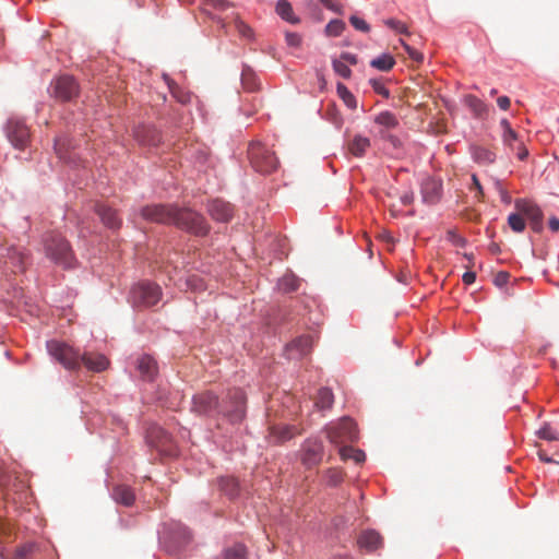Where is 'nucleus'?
Instances as JSON below:
<instances>
[{
	"instance_id": "f257e3e1",
	"label": "nucleus",
	"mask_w": 559,
	"mask_h": 559,
	"mask_svg": "<svg viewBox=\"0 0 559 559\" xmlns=\"http://www.w3.org/2000/svg\"><path fill=\"white\" fill-rule=\"evenodd\" d=\"M192 411L200 415H223L230 423H239L246 413V396L242 390L228 391L226 400L219 402L211 392L195 394L192 400Z\"/></svg>"
},
{
	"instance_id": "f03ea898",
	"label": "nucleus",
	"mask_w": 559,
	"mask_h": 559,
	"mask_svg": "<svg viewBox=\"0 0 559 559\" xmlns=\"http://www.w3.org/2000/svg\"><path fill=\"white\" fill-rule=\"evenodd\" d=\"M47 349L67 369H78L83 364L88 370L100 372L109 365V360L103 354L85 353L81 355L73 347L58 341L48 342Z\"/></svg>"
},
{
	"instance_id": "7ed1b4c3",
	"label": "nucleus",
	"mask_w": 559,
	"mask_h": 559,
	"mask_svg": "<svg viewBox=\"0 0 559 559\" xmlns=\"http://www.w3.org/2000/svg\"><path fill=\"white\" fill-rule=\"evenodd\" d=\"M45 255L64 270L74 269L78 260L69 241L59 233H48L44 238Z\"/></svg>"
},
{
	"instance_id": "20e7f679",
	"label": "nucleus",
	"mask_w": 559,
	"mask_h": 559,
	"mask_svg": "<svg viewBox=\"0 0 559 559\" xmlns=\"http://www.w3.org/2000/svg\"><path fill=\"white\" fill-rule=\"evenodd\" d=\"M173 225L198 237L206 236L211 229L202 214L188 207H177Z\"/></svg>"
},
{
	"instance_id": "39448f33",
	"label": "nucleus",
	"mask_w": 559,
	"mask_h": 559,
	"mask_svg": "<svg viewBox=\"0 0 559 559\" xmlns=\"http://www.w3.org/2000/svg\"><path fill=\"white\" fill-rule=\"evenodd\" d=\"M248 156L252 167L261 174H270L278 166V160L274 153L258 141L250 143Z\"/></svg>"
},
{
	"instance_id": "423d86ee",
	"label": "nucleus",
	"mask_w": 559,
	"mask_h": 559,
	"mask_svg": "<svg viewBox=\"0 0 559 559\" xmlns=\"http://www.w3.org/2000/svg\"><path fill=\"white\" fill-rule=\"evenodd\" d=\"M328 439L335 445L347 442H356L358 440V430L353 419L343 417L336 424L326 428Z\"/></svg>"
},
{
	"instance_id": "0eeeda50",
	"label": "nucleus",
	"mask_w": 559,
	"mask_h": 559,
	"mask_svg": "<svg viewBox=\"0 0 559 559\" xmlns=\"http://www.w3.org/2000/svg\"><path fill=\"white\" fill-rule=\"evenodd\" d=\"M162 297L160 287L150 282L135 285L130 293V299L134 307L148 308L156 305Z\"/></svg>"
},
{
	"instance_id": "6e6552de",
	"label": "nucleus",
	"mask_w": 559,
	"mask_h": 559,
	"mask_svg": "<svg viewBox=\"0 0 559 559\" xmlns=\"http://www.w3.org/2000/svg\"><path fill=\"white\" fill-rule=\"evenodd\" d=\"M148 441L157 449V451L167 457H174L178 455V449L175 444L171 436L159 426H152L147 430Z\"/></svg>"
},
{
	"instance_id": "1a4fd4ad",
	"label": "nucleus",
	"mask_w": 559,
	"mask_h": 559,
	"mask_svg": "<svg viewBox=\"0 0 559 559\" xmlns=\"http://www.w3.org/2000/svg\"><path fill=\"white\" fill-rule=\"evenodd\" d=\"M0 259L12 273H21L26 269L28 253L22 247L8 246L1 249Z\"/></svg>"
},
{
	"instance_id": "9d476101",
	"label": "nucleus",
	"mask_w": 559,
	"mask_h": 559,
	"mask_svg": "<svg viewBox=\"0 0 559 559\" xmlns=\"http://www.w3.org/2000/svg\"><path fill=\"white\" fill-rule=\"evenodd\" d=\"M176 205L173 204H152L142 207L141 216L152 223L174 224L177 213Z\"/></svg>"
},
{
	"instance_id": "9b49d317",
	"label": "nucleus",
	"mask_w": 559,
	"mask_h": 559,
	"mask_svg": "<svg viewBox=\"0 0 559 559\" xmlns=\"http://www.w3.org/2000/svg\"><path fill=\"white\" fill-rule=\"evenodd\" d=\"M8 140L15 148L24 150L29 141V130L27 126L20 119L11 118L5 127Z\"/></svg>"
},
{
	"instance_id": "f8f14e48",
	"label": "nucleus",
	"mask_w": 559,
	"mask_h": 559,
	"mask_svg": "<svg viewBox=\"0 0 559 559\" xmlns=\"http://www.w3.org/2000/svg\"><path fill=\"white\" fill-rule=\"evenodd\" d=\"M51 86L53 96L61 102H70L79 95V85L70 75L59 76Z\"/></svg>"
},
{
	"instance_id": "ddd939ff",
	"label": "nucleus",
	"mask_w": 559,
	"mask_h": 559,
	"mask_svg": "<svg viewBox=\"0 0 559 559\" xmlns=\"http://www.w3.org/2000/svg\"><path fill=\"white\" fill-rule=\"evenodd\" d=\"M514 206L523 217L525 216L530 221L531 227L535 233L543 230V212L535 203L524 199H518L515 200Z\"/></svg>"
},
{
	"instance_id": "4468645a",
	"label": "nucleus",
	"mask_w": 559,
	"mask_h": 559,
	"mask_svg": "<svg viewBox=\"0 0 559 559\" xmlns=\"http://www.w3.org/2000/svg\"><path fill=\"white\" fill-rule=\"evenodd\" d=\"M301 461L308 466L312 467L318 465L323 456V444L318 439H308L302 444Z\"/></svg>"
},
{
	"instance_id": "2eb2a0df",
	"label": "nucleus",
	"mask_w": 559,
	"mask_h": 559,
	"mask_svg": "<svg viewBox=\"0 0 559 559\" xmlns=\"http://www.w3.org/2000/svg\"><path fill=\"white\" fill-rule=\"evenodd\" d=\"M313 338L311 335H301L286 345L288 359H299L311 352Z\"/></svg>"
},
{
	"instance_id": "dca6fc26",
	"label": "nucleus",
	"mask_w": 559,
	"mask_h": 559,
	"mask_svg": "<svg viewBox=\"0 0 559 559\" xmlns=\"http://www.w3.org/2000/svg\"><path fill=\"white\" fill-rule=\"evenodd\" d=\"M210 216L217 222L226 223L234 215L233 205L224 200H212L207 205Z\"/></svg>"
},
{
	"instance_id": "f3484780",
	"label": "nucleus",
	"mask_w": 559,
	"mask_h": 559,
	"mask_svg": "<svg viewBox=\"0 0 559 559\" xmlns=\"http://www.w3.org/2000/svg\"><path fill=\"white\" fill-rule=\"evenodd\" d=\"M298 433L299 431L295 426L278 424L270 426L267 439L270 443L280 444L290 440Z\"/></svg>"
},
{
	"instance_id": "a211bd4d",
	"label": "nucleus",
	"mask_w": 559,
	"mask_h": 559,
	"mask_svg": "<svg viewBox=\"0 0 559 559\" xmlns=\"http://www.w3.org/2000/svg\"><path fill=\"white\" fill-rule=\"evenodd\" d=\"M133 136L140 145L156 146L160 142L159 132L146 124H141L134 128Z\"/></svg>"
},
{
	"instance_id": "6ab92c4d",
	"label": "nucleus",
	"mask_w": 559,
	"mask_h": 559,
	"mask_svg": "<svg viewBox=\"0 0 559 559\" xmlns=\"http://www.w3.org/2000/svg\"><path fill=\"white\" fill-rule=\"evenodd\" d=\"M442 185L440 181L427 178L421 183V195L426 203L435 204L441 197Z\"/></svg>"
},
{
	"instance_id": "aec40b11",
	"label": "nucleus",
	"mask_w": 559,
	"mask_h": 559,
	"mask_svg": "<svg viewBox=\"0 0 559 559\" xmlns=\"http://www.w3.org/2000/svg\"><path fill=\"white\" fill-rule=\"evenodd\" d=\"M136 368L141 378L145 381H153L158 371L157 362L150 355L139 357Z\"/></svg>"
},
{
	"instance_id": "412c9836",
	"label": "nucleus",
	"mask_w": 559,
	"mask_h": 559,
	"mask_svg": "<svg viewBox=\"0 0 559 559\" xmlns=\"http://www.w3.org/2000/svg\"><path fill=\"white\" fill-rule=\"evenodd\" d=\"M96 212L100 217L102 222L109 228L116 229L121 225V219L118 217L115 210L105 205L98 204L96 206Z\"/></svg>"
},
{
	"instance_id": "4be33fe9",
	"label": "nucleus",
	"mask_w": 559,
	"mask_h": 559,
	"mask_svg": "<svg viewBox=\"0 0 559 559\" xmlns=\"http://www.w3.org/2000/svg\"><path fill=\"white\" fill-rule=\"evenodd\" d=\"M358 545L368 551H373L382 545V537L376 531H365L358 537Z\"/></svg>"
},
{
	"instance_id": "5701e85b",
	"label": "nucleus",
	"mask_w": 559,
	"mask_h": 559,
	"mask_svg": "<svg viewBox=\"0 0 559 559\" xmlns=\"http://www.w3.org/2000/svg\"><path fill=\"white\" fill-rule=\"evenodd\" d=\"M74 146L72 145V140L68 136H60L55 141V151L60 159L64 162H73V157L71 155V150Z\"/></svg>"
},
{
	"instance_id": "b1692460",
	"label": "nucleus",
	"mask_w": 559,
	"mask_h": 559,
	"mask_svg": "<svg viewBox=\"0 0 559 559\" xmlns=\"http://www.w3.org/2000/svg\"><path fill=\"white\" fill-rule=\"evenodd\" d=\"M466 106L472 110L476 118H487L489 115V107L481 99L474 95H467L465 97Z\"/></svg>"
},
{
	"instance_id": "393cba45",
	"label": "nucleus",
	"mask_w": 559,
	"mask_h": 559,
	"mask_svg": "<svg viewBox=\"0 0 559 559\" xmlns=\"http://www.w3.org/2000/svg\"><path fill=\"white\" fill-rule=\"evenodd\" d=\"M370 147V140L362 135H355L348 142V151L356 157L365 155L366 151Z\"/></svg>"
},
{
	"instance_id": "a878e982",
	"label": "nucleus",
	"mask_w": 559,
	"mask_h": 559,
	"mask_svg": "<svg viewBox=\"0 0 559 559\" xmlns=\"http://www.w3.org/2000/svg\"><path fill=\"white\" fill-rule=\"evenodd\" d=\"M276 13L285 21L297 24L299 19L295 16L293 7L287 0H278L276 3Z\"/></svg>"
},
{
	"instance_id": "bb28decb",
	"label": "nucleus",
	"mask_w": 559,
	"mask_h": 559,
	"mask_svg": "<svg viewBox=\"0 0 559 559\" xmlns=\"http://www.w3.org/2000/svg\"><path fill=\"white\" fill-rule=\"evenodd\" d=\"M341 459L343 461L353 460L355 463H362L366 459V454L362 450L355 449L353 447H341L338 450Z\"/></svg>"
},
{
	"instance_id": "cd10ccee",
	"label": "nucleus",
	"mask_w": 559,
	"mask_h": 559,
	"mask_svg": "<svg viewBox=\"0 0 559 559\" xmlns=\"http://www.w3.org/2000/svg\"><path fill=\"white\" fill-rule=\"evenodd\" d=\"M472 154L474 159L483 165H488L495 162L496 154L490 150L483 146H474L472 147Z\"/></svg>"
},
{
	"instance_id": "c85d7f7f",
	"label": "nucleus",
	"mask_w": 559,
	"mask_h": 559,
	"mask_svg": "<svg viewBox=\"0 0 559 559\" xmlns=\"http://www.w3.org/2000/svg\"><path fill=\"white\" fill-rule=\"evenodd\" d=\"M334 402L333 393L328 388H321L318 391L316 405L320 407L321 409H328L332 406Z\"/></svg>"
},
{
	"instance_id": "c756f323",
	"label": "nucleus",
	"mask_w": 559,
	"mask_h": 559,
	"mask_svg": "<svg viewBox=\"0 0 559 559\" xmlns=\"http://www.w3.org/2000/svg\"><path fill=\"white\" fill-rule=\"evenodd\" d=\"M394 63L395 61L393 57L390 55H382L372 59L370 66L381 71H389L393 68Z\"/></svg>"
},
{
	"instance_id": "7c9ffc66",
	"label": "nucleus",
	"mask_w": 559,
	"mask_h": 559,
	"mask_svg": "<svg viewBox=\"0 0 559 559\" xmlns=\"http://www.w3.org/2000/svg\"><path fill=\"white\" fill-rule=\"evenodd\" d=\"M336 90L338 96L342 98V100L348 108L355 109L357 107L355 96L348 91V88L344 84L337 83Z\"/></svg>"
},
{
	"instance_id": "2f4dec72",
	"label": "nucleus",
	"mask_w": 559,
	"mask_h": 559,
	"mask_svg": "<svg viewBox=\"0 0 559 559\" xmlns=\"http://www.w3.org/2000/svg\"><path fill=\"white\" fill-rule=\"evenodd\" d=\"M508 225L514 233H522L525 229V219L520 212L511 213L508 216Z\"/></svg>"
},
{
	"instance_id": "473e14b6",
	"label": "nucleus",
	"mask_w": 559,
	"mask_h": 559,
	"mask_svg": "<svg viewBox=\"0 0 559 559\" xmlns=\"http://www.w3.org/2000/svg\"><path fill=\"white\" fill-rule=\"evenodd\" d=\"M374 121L378 123V124H381V126H384L389 129H393L395 128L397 124H399V121L396 119V117L390 112V111H382L380 112Z\"/></svg>"
},
{
	"instance_id": "72a5a7b5",
	"label": "nucleus",
	"mask_w": 559,
	"mask_h": 559,
	"mask_svg": "<svg viewBox=\"0 0 559 559\" xmlns=\"http://www.w3.org/2000/svg\"><path fill=\"white\" fill-rule=\"evenodd\" d=\"M112 499L122 506L129 507L131 506L134 500V491H112Z\"/></svg>"
},
{
	"instance_id": "f704fd0d",
	"label": "nucleus",
	"mask_w": 559,
	"mask_h": 559,
	"mask_svg": "<svg viewBox=\"0 0 559 559\" xmlns=\"http://www.w3.org/2000/svg\"><path fill=\"white\" fill-rule=\"evenodd\" d=\"M225 559H247L246 547L241 544L234 545L225 551Z\"/></svg>"
},
{
	"instance_id": "c9c22d12",
	"label": "nucleus",
	"mask_w": 559,
	"mask_h": 559,
	"mask_svg": "<svg viewBox=\"0 0 559 559\" xmlns=\"http://www.w3.org/2000/svg\"><path fill=\"white\" fill-rule=\"evenodd\" d=\"M345 28V23L342 20H332L325 26V33L328 36H340Z\"/></svg>"
},
{
	"instance_id": "e433bc0d",
	"label": "nucleus",
	"mask_w": 559,
	"mask_h": 559,
	"mask_svg": "<svg viewBox=\"0 0 559 559\" xmlns=\"http://www.w3.org/2000/svg\"><path fill=\"white\" fill-rule=\"evenodd\" d=\"M325 477L329 486L336 487L342 483L343 472L338 468H330Z\"/></svg>"
},
{
	"instance_id": "4c0bfd02",
	"label": "nucleus",
	"mask_w": 559,
	"mask_h": 559,
	"mask_svg": "<svg viewBox=\"0 0 559 559\" xmlns=\"http://www.w3.org/2000/svg\"><path fill=\"white\" fill-rule=\"evenodd\" d=\"M333 70L336 74L342 76L343 79H349L352 75V70L348 66L340 59H334L332 62Z\"/></svg>"
},
{
	"instance_id": "58836bf2",
	"label": "nucleus",
	"mask_w": 559,
	"mask_h": 559,
	"mask_svg": "<svg viewBox=\"0 0 559 559\" xmlns=\"http://www.w3.org/2000/svg\"><path fill=\"white\" fill-rule=\"evenodd\" d=\"M502 142L504 145H507L509 148L514 150L519 142V135L518 133L512 130L510 132H502Z\"/></svg>"
},
{
	"instance_id": "ea45409f",
	"label": "nucleus",
	"mask_w": 559,
	"mask_h": 559,
	"mask_svg": "<svg viewBox=\"0 0 559 559\" xmlns=\"http://www.w3.org/2000/svg\"><path fill=\"white\" fill-rule=\"evenodd\" d=\"M241 80H242L243 86L249 91H254L258 86L253 74L250 73L249 71L242 72Z\"/></svg>"
},
{
	"instance_id": "a19ab883",
	"label": "nucleus",
	"mask_w": 559,
	"mask_h": 559,
	"mask_svg": "<svg viewBox=\"0 0 559 559\" xmlns=\"http://www.w3.org/2000/svg\"><path fill=\"white\" fill-rule=\"evenodd\" d=\"M218 486L221 489H235L239 484L235 477L225 476L218 479Z\"/></svg>"
},
{
	"instance_id": "79ce46f5",
	"label": "nucleus",
	"mask_w": 559,
	"mask_h": 559,
	"mask_svg": "<svg viewBox=\"0 0 559 559\" xmlns=\"http://www.w3.org/2000/svg\"><path fill=\"white\" fill-rule=\"evenodd\" d=\"M401 43L412 60H414L417 63L423 62V60H424L423 53H420L419 51H417L416 49H414L413 47H411L403 40H401Z\"/></svg>"
},
{
	"instance_id": "37998d69",
	"label": "nucleus",
	"mask_w": 559,
	"mask_h": 559,
	"mask_svg": "<svg viewBox=\"0 0 559 559\" xmlns=\"http://www.w3.org/2000/svg\"><path fill=\"white\" fill-rule=\"evenodd\" d=\"M32 544L23 545L16 549L14 557L12 559H28V556L32 552Z\"/></svg>"
},
{
	"instance_id": "c03bdc74",
	"label": "nucleus",
	"mask_w": 559,
	"mask_h": 559,
	"mask_svg": "<svg viewBox=\"0 0 559 559\" xmlns=\"http://www.w3.org/2000/svg\"><path fill=\"white\" fill-rule=\"evenodd\" d=\"M370 84L377 94H379L385 98H388L390 96L389 90L384 86V84L381 81L370 80Z\"/></svg>"
},
{
	"instance_id": "a18cd8bd",
	"label": "nucleus",
	"mask_w": 559,
	"mask_h": 559,
	"mask_svg": "<svg viewBox=\"0 0 559 559\" xmlns=\"http://www.w3.org/2000/svg\"><path fill=\"white\" fill-rule=\"evenodd\" d=\"M385 24L390 28H392V29H394V31H396L399 33H402V34H406L407 33L406 25L403 22L399 21V20L389 19V20L385 21Z\"/></svg>"
},
{
	"instance_id": "49530a36",
	"label": "nucleus",
	"mask_w": 559,
	"mask_h": 559,
	"mask_svg": "<svg viewBox=\"0 0 559 559\" xmlns=\"http://www.w3.org/2000/svg\"><path fill=\"white\" fill-rule=\"evenodd\" d=\"M286 43L290 47H299L301 45V36L297 33L287 32L285 35Z\"/></svg>"
},
{
	"instance_id": "de8ad7c7",
	"label": "nucleus",
	"mask_w": 559,
	"mask_h": 559,
	"mask_svg": "<svg viewBox=\"0 0 559 559\" xmlns=\"http://www.w3.org/2000/svg\"><path fill=\"white\" fill-rule=\"evenodd\" d=\"M352 25L358 29V31H361V32H368L369 31V25L367 24V22L360 17H357L355 15H353L350 19H349Z\"/></svg>"
},
{
	"instance_id": "09e8293b",
	"label": "nucleus",
	"mask_w": 559,
	"mask_h": 559,
	"mask_svg": "<svg viewBox=\"0 0 559 559\" xmlns=\"http://www.w3.org/2000/svg\"><path fill=\"white\" fill-rule=\"evenodd\" d=\"M538 435L542 439L545 440H557L556 432L548 426H545L542 429H539Z\"/></svg>"
},
{
	"instance_id": "8fccbe9b",
	"label": "nucleus",
	"mask_w": 559,
	"mask_h": 559,
	"mask_svg": "<svg viewBox=\"0 0 559 559\" xmlns=\"http://www.w3.org/2000/svg\"><path fill=\"white\" fill-rule=\"evenodd\" d=\"M282 288L285 292H294L298 288V285L296 283V280L293 277L284 278L282 282Z\"/></svg>"
},
{
	"instance_id": "3c124183",
	"label": "nucleus",
	"mask_w": 559,
	"mask_h": 559,
	"mask_svg": "<svg viewBox=\"0 0 559 559\" xmlns=\"http://www.w3.org/2000/svg\"><path fill=\"white\" fill-rule=\"evenodd\" d=\"M513 151H516V155L520 160H524L528 156V151L524 146L523 142H519Z\"/></svg>"
},
{
	"instance_id": "603ef678",
	"label": "nucleus",
	"mask_w": 559,
	"mask_h": 559,
	"mask_svg": "<svg viewBox=\"0 0 559 559\" xmlns=\"http://www.w3.org/2000/svg\"><path fill=\"white\" fill-rule=\"evenodd\" d=\"M340 60H342L346 64H356L358 61L356 55H353L350 52H343L340 57Z\"/></svg>"
},
{
	"instance_id": "864d4df0",
	"label": "nucleus",
	"mask_w": 559,
	"mask_h": 559,
	"mask_svg": "<svg viewBox=\"0 0 559 559\" xmlns=\"http://www.w3.org/2000/svg\"><path fill=\"white\" fill-rule=\"evenodd\" d=\"M207 4L224 10L229 7V2L227 0H205Z\"/></svg>"
},
{
	"instance_id": "5fc2aeb1",
	"label": "nucleus",
	"mask_w": 559,
	"mask_h": 559,
	"mask_svg": "<svg viewBox=\"0 0 559 559\" xmlns=\"http://www.w3.org/2000/svg\"><path fill=\"white\" fill-rule=\"evenodd\" d=\"M497 104L500 109L508 110L510 108L511 100L508 96H500L497 99Z\"/></svg>"
},
{
	"instance_id": "6e6d98bb",
	"label": "nucleus",
	"mask_w": 559,
	"mask_h": 559,
	"mask_svg": "<svg viewBox=\"0 0 559 559\" xmlns=\"http://www.w3.org/2000/svg\"><path fill=\"white\" fill-rule=\"evenodd\" d=\"M476 280V273L472 271H467L463 274L462 281L466 285H472Z\"/></svg>"
},
{
	"instance_id": "4d7b16f0",
	"label": "nucleus",
	"mask_w": 559,
	"mask_h": 559,
	"mask_svg": "<svg viewBox=\"0 0 559 559\" xmlns=\"http://www.w3.org/2000/svg\"><path fill=\"white\" fill-rule=\"evenodd\" d=\"M449 237L450 239L452 240V242L455 245V246H460V247H464L465 246V239L462 238L461 236L450 231L449 233Z\"/></svg>"
},
{
	"instance_id": "13d9d810",
	"label": "nucleus",
	"mask_w": 559,
	"mask_h": 559,
	"mask_svg": "<svg viewBox=\"0 0 559 559\" xmlns=\"http://www.w3.org/2000/svg\"><path fill=\"white\" fill-rule=\"evenodd\" d=\"M549 228L551 231H559V218L556 216H551L548 222Z\"/></svg>"
},
{
	"instance_id": "bf43d9fd",
	"label": "nucleus",
	"mask_w": 559,
	"mask_h": 559,
	"mask_svg": "<svg viewBox=\"0 0 559 559\" xmlns=\"http://www.w3.org/2000/svg\"><path fill=\"white\" fill-rule=\"evenodd\" d=\"M414 201V193L412 191L409 192H405L402 197H401V202L404 204V205H409L412 204Z\"/></svg>"
},
{
	"instance_id": "052dcab7",
	"label": "nucleus",
	"mask_w": 559,
	"mask_h": 559,
	"mask_svg": "<svg viewBox=\"0 0 559 559\" xmlns=\"http://www.w3.org/2000/svg\"><path fill=\"white\" fill-rule=\"evenodd\" d=\"M322 4L328 8L329 10H332L334 12H338V5L333 2V0H320Z\"/></svg>"
},
{
	"instance_id": "680f3d73",
	"label": "nucleus",
	"mask_w": 559,
	"mask_h": 559,
	"mask_svg": "<svg viewBox=\"0 0 559 559\" xmlns=\"http://www.w3.org/2000/svg\"><path fill=\"white\" fill-rule=\"evenodd\" d=\"M500 127L502 128V131H503V132H507V133L513 130V129L511 128L510 122H509L507 119H502V120L500 121Z\"/></svg>"
},
{
	"instance_id": "e2e57ef3",
	"label": "nucleus",
	"mask_w": 559,
	"mask_h": 559,
	"mask_svg": "<svg viewBox=\"0 0 559 559\" xmlns=\"http://www.w3.org/2000/svg\"><path fill=\"white\" fill-rule=\"evenodd\" d=\"M239 32L243 35V36H250L251 35V28L245 24H240L239 25Z\"/></svg>"
},
{
	"instance_id": "0e129e2a",
	"label": "nucleus",
	"mask_w": 559,
	"mask_h": 559,
	"mask_svg": "<svg viewBox=\"0 0 559 559\" xmlns=\"http://www.w3.org/2000/svg\"><path fill=\"white\" fill-rule=\"evenodd\" d=\"M380 237H381L383 240H385L386 242H389V243H393V242H394V239H393L392 235H391L390 233H388V231H383V233L380 235Z\"/></svg>"
},
{
	"instance_id": "69168bd1",
	"label": "nucleus",
	"mask_w": 559,
	"mask_h": 559,
	"mask_svg": "<svg viewBox=\"0 0 559 559\" xmlns=\"http://www.w3.org/2000/svg\"><path fill=\"white\" fill-rule=\"evenodd\" d=\"M472 180H473L474 187L481 193V186H480L478 178L475 175H473Z\"/></svg>"
},
{
	"instance_id": "338daca9",
	"label": "nucleus",
	"mask_w": 559,
	"mask_h": 559,
	"mask_svg": "<svg viewBox=\"0 0 559 559\" xmlns=\"http://www.w3.org/2000/svg\"><path fill=\"white\" fill-rule=\"evenodd\" d=\"M539 457L542 461H545V462H550L551 460L549 457H547L544 453L539 452Z\"/></svg>"
},
{
	"instance_id": "774afa93",
	"label": "nucleus",
	"mask_w": 559,
	"mask_h": 559,
	"mask_svg": "<svg viewBox=\"0 0 559 559\" xmlns=\"http://www.w3.org/2000/svg\"><path fill=\"white\" fill-rule=\"evenodd\" d=\"M332 559H350L348 556H334Z\"/></svg>"
}]
</instances>
